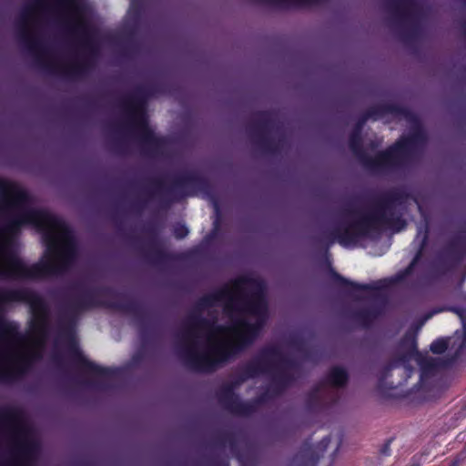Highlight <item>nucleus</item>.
<instances>
[{
	"label": "nucleus",
	"instance_id": "nucleus-1",
	"mask_svg": "<svg viewBox=\"0 0 466 466\" xmlns=\"http://www.w3.org/2000/svg\"><path fill=\"white\" fill-rule=\"evenodd\" d=\"M25 194L14 183L0 178V200L21 202L17 218L0 233V276L36 278L62 269L73 248L64 221L43 210L28 209Z\"/></svg>",
	"mask_w": 466,
	"mask_h": 466
},
{
	"label": "nucleus",
	"instance_id": "nucleus-3",
	"mask_svg": "<svg viewBox=\"0 0 466 466\" xmlns=\"http://www.w3.org/2000/svg\"><path fill=\"white\" fill-rule=\"evenodd\" d=\"M253 333V328L244 321H238L231 328L216 330L210 336L209 342L216 350L226 352L245 343Z\"/></svg>",
	"mask_w": 466,
	"mask_h": 466
},
{
	"label": "nucleus",
	"instance_id": "nucleus-5",
	"mask_svg": "<svg viewBox=\"0 0 466 466\" xmlns=\"http://www.w3.org/2000/svg\"><path fill=\"white\" fill-rule=\"evenodd\" d=\"M330 379L335 385H341L346 380V373L342 369H335L331 372Z\"/></svg>",
	"mask_w": 466,
	"mask_h": 466
},
{
	"label": "nucleus",
	"instance_id": "nucleus-2",
	"mask_svg": "<svg viewBox=\"0 0 466 466\" xmlns=\"http://www.w3.org/2000/svg\"><path fill=\"white\" fill-rule=\"evenodd\" d=\"M34 335L26 342L10 336L0 347V376L21 372L25 366L35 356L36 350L43 341L45 321L40 311L34 309Z\"/></svg>",
	"mask_w": 466,
	"mask_h": 466
},
{
	"label": "nucleus",
	"instance_id": "nucleus-4",
	"mask_svg": "<svg viewBox=\"0 0 466 466\" xmlns=\"http://www.w3.org/2000/svg\"><path fill=\"white\" fill-rule=\"evenodd\" d=\"M466 344V334L465 331H462L461 333H456L453 338L445 339H441L434 341L431 346V350L434 353H441L445 351L448 349H451V350L458 351L459 350L462 349Z\"/></svg>",
	"mask_w": 466,
	"mask_h": 466
}]
</instances>
